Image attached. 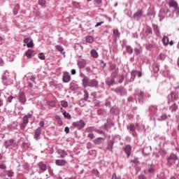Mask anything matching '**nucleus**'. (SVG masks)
<instances>
[{"instance_id": "nucleus-1", "label": "nucleus", "mask_w": 179, "mask_h": 179, "mask_svg": "<svg viewBox=\"0 0 179 179\" xmlns=\"http://www.w3.org/2000/svg\"><path fill=\"white\" fill-rule=\"evenodd\" d=\"M113 84L118 85V83H122L124 82V75L118 74V68H115V64H113Z\"/></svg>"}, {"instance_id": "nucleus-2", "label": "nucleus", "mask_w": 179, "mask_h": 179, "mask_svg": "<svg viewBox=\"0 0 179 179\" xmlns=\"http://www.w3.org/2000/svg\"><path fill=\"white\" fill-rule=\"evenodd\" d=\"M177 160H178V157L177 156V155L172 152L166 157L167 165L169 166V167H171L174 162Z\"/></svg>"}, {"instance_id": "nucleus-3", "label": "nucleus", "mask_w": 179, "mask_h": 179, "mask_svg": "<svg viewBox=\"0 0 179 179\" xmlns=\"http://www.w3.org/2000/svg\"><path fill=\"white\" fill-rule=\"evenodd\" d=\"M136 97H137L139 104H143L146 101V94L142 90L138 91Z\"/></svg>"}, {"instance_id": "nucleus-4", "label": "nucleus", "mask_w": 179, "mask_h": 179, "mask_svg": "<svg viewBox=\"0 0 179 179\" xmlns=\"http://www.w3.org/2000/svg\"><path fill=\"white\" fill-rule=\"evenodd\" d=\"M72 127H73L74 128H77L78 131H80V129H83V128L86 127V122H85V120H83V119H80V120L73 122L72 123Z\"/></svg>"}, {"instance_id": "nucleus-5", "label": "nucleus", "mask_w": 179, "mask_h": 179, "mask_svg": "<svg viewBox=\"0 0 179 179\" xmlns=\"http://www.w3.org/2000/svg\"><path fill=\"white\" fill-rule=\"evenodd\" d=\"M15 99L18 100L19 103L22 105L26 104L27 99L26 98V94L23 92H20L17 94L15 95Z\"/></svg>"}, {"instance_id": "nucleus-6", "label": "nucleus", "mask_w": 179, "mask_h": 179, "mask_svg": "<svg viewBox=\"0 0 179 179\" xmlns=\"http://www.w3.org/2000/svg\"><path fill=\"white\" fill-rule=\"evenodd\" d=\"M178 100V94L174 92H171L167 98L168 104H171V103H174V101H177Z\"/></svg>"}, {"instance_id": "nucleus-7", "label": "nucleus", "mask_w": 179, "mask_h": 179, "mask_svg": "<svg viewBox=\"0 0 179 179\" xmlns=\"http://www.w3.org/2000/svg\"><path fill=\"white\" fill-rule=\"evenodd\" d=\"M114 92L116 93V94H117V96H127V89H125L123 86H119L116 87Z\"/></svg>"}, {"instance_id": "nucleus-8", "label": "nucleus", "mask_w": 179, "mask_h": 179, "mask_svg": "<svg viewBox=\"0 0 179 179\" xmlns=\"http://www.w3.org/2000/svg\"><path fill=\"white\" fill-rule=\"evenodd\" d=\"M168 5L169 8H173L174 12L176 15H179V6L178 3L174 0H171L169 1Z\"/></svg>"}, {"instance_id": "nucleus-9", "label": "nucleus", "mask_w": 179, "mask_h": 179, "mask_svg": "<svg viewBox=\"0 0 179 179\" xmlns=\"http://www.w3.org/2000/svg\"><path fill=\"white\" fill-rule=\"evenodd\" d=\"M148 113L151 117H155L156 118L157 114L159 113V110H157V106L151 105L149 106Z\"/></svg>"}, {"instance_id": "nucleus-10", "label": "nucleus", "mask_w": 179, "mask_h": 179, "mask_svg": "<svg viewBox=\"0 0 179 179\" xmlns=\"http://www.w3.org/2000/svg\"><path fill=\"white\" fill-rule=\"evenodd\" d=\"M2 82L3 85L6 86H8V85H10L11 83H13L12 82V80L9 79V72L6 71L2 76Z\"/></svg>"}, {"instance_id": "nucleus-11", "label": "nucleus", "mask_w": 179, "mask_h": 179, "mask_svg": "<svg viewBox=\"0 0 179 179\" xmlns=\"http://www.w3.org/2000/svg\"><path fill=\"white\" fill-rule=\"evenodd\" d=\"M155 118L157 121H166V120H167V114L159 110Z\"/></svg>"}, {"instance_id": "nucleus-12", "label": "nucleus", "mask_w": 179, "mask_h": 179, "mask_svg": "<svg viewBox=\"0 0 179 179\" xmlns=\"http://www.w3.org/2000/svg\"><path fill=\"white\" fill-rule=\"evenodd\" d=\"M127 129L129 131V134H132L133 136H136V124L131 123L127 126Z\"/></svg>"}, {"instance_id": "nucleus-13", "label": "nucleus", "mask_w": 179, "mask_h": 179, "mask_svg": "<svg viewBox=\"0 0 179 179\" xmlns=\"http://www.w3.org/2000/svg\"><path fill=\"white\" fill-rule=\"evenodd\" d=\"M41 127H38L36 129L34 130V139L35 141H40V139H41Z\"/></svg>"}, {"instance_id": "nucleus-14", "label": "nucleus", "mask_w": 179, "mask_h": 179, "mask_svg": "<svg viewBox=\"0 0 179 179\" xmlns=\"http://www.w3.org/2000/svg\"><path fill=\"white\" fill-rule=\"evenodd\" d=\"M169 108L171 113H177L178 111V104L176 102H172L171 103H168Z\"/></svg>"}, {"instance_id": "nucleus-15", "label": "nucleus", "mask_w": 179, "mask_h": 179, "mask_svg": "<svg viewBox=\"0 0 179 179\" xmlns=\"http://www.w3.org/2000/svg\"><path fill=\"white\" fill-rule=\"evenodd\" d=\"M38 167L39 168V174L47 171V164L44 162H40L38 164Z\"/></svg>"}, {"instance_id": "nucleus-16", "label": "nucleus", "mask_w": 179, "mask_h": 179, "mask_svg": "<svg viewBox=\"0 0 179 179\" xmlns=\"http://www.w3.org/2000/svg\"><path fill=\"white\" fill-rule=\"evenodd\" d=\"M87 64V62L85 59H80L77 60V65L79 69H83L84 68H85Z\"/></svg>"}, {"instance_id": "nucleus-17", "label": "nucleus", "mask_w": 179, "mask_h": 179, "mask_svg": "<svg viewBox=\"0 0 179 179\" xmlns=\"http://www.w3.org/2000/svg\"><path fill=\"white\" fill-rule=\"evenodd\" d=\"M151 71L154 73H157L160 71V64L155 62L151 66Z\"/></svg>"}, {"instance_id": "nucleus-18", "label": "nucleus", "mask_w": 179, "mask_h": 179, "mask_svg": "<svg viewBox=\"0 0 179 179\" xmlns=\"http://www.w3.org/2000/svg\"><path fill=\"white\" fill-rule=\"evenodd\" d=\"M62 80L64 83H69L71 82V75L67 71H64L62 76Z\"/></svg>"}, {"instance_id": "nucleus-19", "label": "nucleus", "mask_w": 179, "mask_h": 179, "mask_svg": "<svg viewBox=\"0 0 179 179\" xmlns=\"http://www.w3.org/2000/svg\"><path fill=\"white\" fill-rule=\"evenodd\" d=\"M158 17L159 18V22H162L163 19L166 17V8H161L158 13Z\"/></svg>"}, {"instance_id": "nucleus-20", "label": "nucleus", "mask_w": 179, "mask_h": 179, "mask_svg": "<svg viewBox=\"0 0 179 179\" xmlns=\"http://www.w3.org/2000/svg\"><path fill=\"white\" fill-rule=\"evenodd\" d=\"M123 150L124 153H126L127 157H129L132 152V147L131 146V145H126L124 147H123Z\"/></svg>"}, {"instance_id": "nucleus-21", "label": "nucleus", "mask_w": 179, "mask_h": 179, "mask_svg": "<svg viewBox=\"0 0 179 179\" xmlns=\"http://www.w3.org/2000/svg\"><path fill=\"white\" fill-rule=\"evenodd\" d=\"M152 29L153 32L155 33L156 37H160V28L159 27V25L156 24H152Z\"/></svg>"}, {"instance_id": "nucleus-22", "label": "nucleus", "mask_w": 179, "mask_h": 179, "mask_svg": "<svg viewBox=\"0 0 179 179\" xmlns=\"http://www.w3.org/2000/svg\"><path fill=\"white\" fill-rule=\"evenodd\" d=\"M57 153L59 155V156H60L61 159H65V157L68 156V152H66L65 150H62L60 148L57 149Z\"/></svg>"}, {"instance_id": "nucleus-23", "label": "nucleus", "mask_w": 179, "mask_h": 179, "mask_svg": "<svg viewBox=\"0 0 179 179\" xmlns=\"http://www.w3.org/2000/svg\"><path fill=\"white\" fill-rule=\"evenodd\" d=\"M68 162L65 159H56L55 160V164L56 166H58L59 167H64L66 166Z\"/></svg>"}, {"instance_id": "nucleus-24", "label": "nucleus", "mask_w": 179, "mask_h": 179, "mask_svg": "<svg viewBox=\"0 0 179 179\" xmlns=\"http://www.w3.org/2000/svg\"><path fill=\"white\" fill-rule=\"evenodd\" d=\"M113 127V120L111 118H108L106 120V123L103 124V129H106V131H108L109 128H111Z\"/></svg>"}, {"instance_id": "nucleus-25", "label": "nucleus", "mask_w": 179, "mask_h": 179, "mask_svg": "<svg viewBox=\"0 0 179 179\" xmlns=\"http://www.w3.org/2000/svg\"><path fill=\"white\" fill-rule=\"evenodd\" d=\"M24 55L27 57V58L30 59L36 55V52L34 50L28 49L24 53Z\"/></svg>"}, {"instance_id": "nucleus-26", "label": "nucleus", "mask_w": 179, "mask_h": 179, "mask_svg": "<svg viewBox=\"0 0 179 179\" xmlns=\"http://www.w3.org/2000/svg\"><path fill=\"white\" fill-rule=\"evenodd\" d=\"M143 15V12H142V10H138L134 14L133 17L134 20H139L142 17Z\"/></svg>"}, {"instance_id": "nucleus-27", "label": "nucleus", "mask_w": 179, "mask_h": 179, "mask_svg": "<svg viewBox=\"0 0 179 179\" xmlns=\"http://www.w3.org/2000/svg\"><path fill=\"white\" fill-rule=\"evenodd\" d=\"M99 86V81L96 79H92L90 81V84L88 85V87H97Z\"/></svg>"}, {"instance_id": "nucleus-28", "label": "nucleus", "mask_w": 179, "mask_h": 179, "mask_svg": "<svg viewBox=\"0 0 179 179\" xmlns=\"http://www.w3.org/2000/svg\"><path fill=\"white\" fill-rule=\"evenodd\" d=\"M113 36H114L113 41H115V43L117 42V40L120 38V36H121V33H120L118 29H113Z\"/></svg>"}, {"instance_id": "nucleus-29", "label": "nucleus", "mask_w": 179, "mask_h": 179, "mask_svg": "<svg viewBox=\"0 0 179 179\" xmlns=\"http://www.w3.org/2000/svg\"><path fill=\"white\" fill-rule=\"evenodd\" d=\"M135 78H136V70H132L131 72V77L130 78H127V82H134Z\"/></svg>"}, {"instance_id": "nucleus-30", "label": "nucleus", "mask_w": 179, "mask_h": 179, "mask_svg": "<svg viewBox=\"0 0 179 179\" xmlns=\"http://www.w3.org/2000/svg\"><path fill=\"white\" fill-rule=\"evenodd\" d=\"M90 78L87 77L85 79L82 80V83L83 87H89V85L90 84Z\"/></svg>"}, {"instance_id": "nucleus-31", "label": "nucleus", "mask_w": 179, "mask_h": 179, "mask_svg": "<svg viewBox=\"0 0 179 179\" xmlns=\"http://www.w3.org/2000/svg\"><path fill=\"white\" fill-rule=\"evenodd\" d=\"M104 142V139L101 137H99L94 140V145H101Z\"/></svg>"}, {"instance_id": "nucleus-32", "label": "nucleus", "mask_w": 179, "mask_h": 179, "mask_svg": "<svg viewBox=\"0 0 179 179\" xmlns=\"http://www.w3.org/2000/svg\"><path fill=\"white\" fill-rule=\"evenodd\" d=\"M13 142H15V141L13 139H10V140L6 141L4 143V146H5L6 149H8V148H10V146H12V145H13Z\"/></svg>"}, {"instance_id": "nucleus-33", "label": "nucleus", "mask_w": 179, "mask_h": 179, "mask_svg": "<svg viewBox=\"0 0 179 179\" xmlns=\"http://www.w3.org/2000/svg\"><path fill=\"white\" fill-rule=\"evenodd\" d=\"M148 171L149 174H154L155 171H156V169H155V164H148Z\"/></svg>"}, {"instance_id": "nucleus-34", "label": "nucleus", "mask_w": 179, "mask_h": 179, "mask_svg": "<svg viewBox=\"0 0 179 179\" xmlns=\"http://www.w3.org/2000/svg\"><path fill=\"white\" fill-rule=\"evenodd\" d=\"M145 34L147 36H152V34H153V29H152V27L149 25H147L145 27Z\"/></svg>"}, {"instance_id": "nucleus-35", "label": "nucleus", "mask_w": 179, "mask_h": 179, "mask_svg": "<svg viewBox=\"0 0 179 179\" xmlns=\"http://www.w3.org/2000/svg\"><path fill=\"white\" fill-rule=\"evenodd\" d=\"M134 55H136V57H139V55L142 54V47L134 48Z\"/></svg>"}, {"instance_id": "nucleus-36", "label": "nucleus", "mask_w": 179, "mask_h": 179, "mask_svg": "<svg viewBox=\"0 0 179 179\" xmlns=\"http://www.w3.org/2000/svg\"><path fill=\"white\" fill-rule=\"evenodd\" d=\"M19 10H20V4L17 3L14 6L13 9V15H17V13H19Z\"/></svg>"}, {"instance_id": "nucleus-37", "label": "nucleus", "mask_w": 179, "mask_h": 179, "mask_svg": "<svg viewBox=\"0 0 179 179\" xmlns=\"http://www.w3.org/2000/svg\"><path fill=\"white\" fill-rule=\"evenodd\" d=\"M90 55L92 58H99V53L97 52L96 50L92 49L90 50Z\"/></svg>"}, {"instance_id": "nucleus-38", "label": "nucleus", "mask_w": 179, "mask_h": 179, "mask_svg": "<svg viewBox=\"0 0 179 179\" xmlns=\"http://www.w3.org/2000/svg\"><path fill=\"white\" fill-rule=\"evenodd\" d=\"M126 48V52H127V54H129V55H131V54L134 53V49L132 48V47L129 45H127L125 46Z\"/></svg>"}, {"instance_id": "nucleus-39", "label": "nucleus", "mask_w": 179, "mask_h": 179, "mask_svg": "<svg viewBox=\"0 0 179 179\" xmlns=\"http://www.w3.org/2000/svg\"><path fill=\"white\" fill-rule=\"evenodd\" d=\"M162 43L164 44V47H167L169 45V36H164L162 38Z\"/></svg>"}, {"instance_id": "nucleus-40", "label": "nucleus", "mask_w": 179, "mask_h": 179, "mask_svg": "<svg viewBox=\"0 0 179 179\" xmlns=\"http://www.w3.org/2000/svg\"><path fill=\"white\" fill-rule=\"evenodd\" d=\"M166 17H174V13L171 11L169 8L166 9Z\"/></svg>"}, {"instance_id": "nucleus-41", "label": "nucleus", "mask_w": 179, "mask_h": 179, "mask_svg": "<svg viewBox=\"0 0 179 179\" xmlns=\"http://www.w3.org/2000/svg\"><path fill=\"white\" fill-rule=\"evenodd\" d=\"M136 128L137 129V130L139 131V132H142V131H143V129H145V125L136 124Z\"/></svg>"}, {"instance_id": "nucleus-42", "label": "nucleus", "mask_w": 179, "mask_h": 179, "mask_svg": "<svg viewBox=\"0 0 179 179\" xmlns=\"http://www.w3.org/2000/svg\"><path fill=\"white\" fill-rule=\"evenodd\" d=\"M55 47H56V50H57V51L61 52V54H65V51H64V47L59 45H57Z\"/></svg>"}, {"instance_id": "nucleus-43", "label": "nucleus", "mask_w": 179, "mask_h": 179, "mask_svg": "<svg viewBox=\"0 0 179 179\" xmlns=\"http://www.w3.org/2000/svg\"><path fill=\"white\" fill-rule=\"evenodd\" d=\"M38 3L40 5V6H41V8H45L47 1L45 0H38Z\"/></svg>"}, {"instance_id": "nucleus-44", "label": "nucleus", "mask_w": 179, "mask_h": 179, "mask_svg": "<svg viewBox=\"0 0 179 179\" xmlns=\"http://www.w3.org/2000/svg\"><path fill=\"white\" fill-rule=\"evenodd\" d=\"M106 85H108V86H112L113 85V78H106Z\"/></svg>"}, {"instance_id": "nucleus-45", "label": "nucleus", "mask_w": 179, "mask_h": 179, "mask_svg": "<svg viewBox=\"0 0 179 179\" xmlns=\"http://www.w3.org/2000/svg\"><path fill=\"white\" fill-rule=\"evenodd\" d=\"M47 103L48 106H50V107H55V104H57L55 101L52 100L48 101Z\"/></svg>"}, {"instance_id": "nucleus-46", "label": "nucleus", "mask_w": 179, "mask_h": 179, "mask_svg": "<svg viewBox=\"0 0 179 179\" xmlns=\"http://www.w3.org/2000/svg\"><path fill=\"white\" fill-rule=\"evenodd\" d=\"M156 15V13H155V10L150 9L148 10L147 13V16H153L155 17V15Z\"/></svg>"}, {"instance_id": "nucleus-47", "label": "nucleus", "mask_w": 179, "mask_h": 179, "mask_svg": "<svg viewBox=\"0 0 179 179\" xmlns=\"http://www.w3.org/2000/svg\"><path fill=\"white\" fill-rule=\"evenodd\" d=\"M166 57H167L166 54L160 53L158 59H160V61H164V59H166Z\"/></svg>"}, {"instance_id": "nucleus-48", "label": "nucleus", "mask_w": 179, "mask_h": 179, "mask_svg": "<svg viewBox=\"0 0 179 179\" xmlns=\"http://www.w3.org/2000/svg\"><path fill=\"white\" fill-rule=\"evenodd\" d=\"M72 5L73 8H76V9H79V8H80V4L78 1H73Z\"/></svg>"}, {"instance_id": "nucleus-49", "label": "nucleus", "mask_w": 179, "mask_h": 179, "mask_svg": "<svg viewBox=\"0 0 179 179\" xmlns=\"http://www.w3.org/2000/svg\"><path fill=\"white\" fill-rule=\"evenodd\" d=\"M27 47L28 48H33V47H34V43L33 42L32 39H31L29 42L27 44Z\"/></svg>"}, {"instance_id": "nucleus-50", "label": "nucleus", "mask_w": 179, "mask_h": 179, "mask_svg": "<svg viewBox=\"0 0 179 179\" xmlns=\"http://www.w3.org/2000/svg\"><path fill=\"white\" fill-rule=\"evenodd\" d=\"M38 58H39V59H41V61H44V59H45V55H44V53L40 52L38 55Z\"/></svg>"}, {"instance_id": "nucleus-51", "label": "nucleus", "mask_w": 179, "mask_h": 179, "mask_svg": "<svg viewBox=\"0 0 179 179\" xmlns=\"http://www.w3.org/2000/svg\"><path fill=\"white\" fill-rule=\"evenodd\" d=\"M86 41H87V43H93V41H94L93 36H87Z\"/></svg>"}, {"instance_id": "nucleus-52", "label": "nucleus", "mask_w": 179, "mask_h": 179, "mask_svg": "<svg viewBox=\"0 0 179 179\" xmlns=\"http://www.w3.org/2000/svg\"><path fill=\"white\" fill-rule=\"evenodd\" d=\"M60 104L62 107H64V108H66V107H68V101H61Z\"/></svg>"}, {"instance_id": "nucleus-53", "label": "nucleus", "mask_w": 179, "mask_h": 179, "mask_svg": "<svg viewBox=\"0 0 179 179\" xmlns=\"http://www.w3.org/2000/svg\"><path fill=\"white\" fill-rule=\"evenodd\" d=\"M22 123L24 124V125H27V124H29V118L27 117V116L23 117Z\"/></svg>"}, {"instance_id": "nucleus-54", "label": "nucleus", "mask_w": 179, "mask_h": 179, "mask_svg": "<svg viewBox=\"0 0 179 179\" xmlns=\"http://www.w3.org/2000/svg\"><path fill=\"white\" fill-rule=\"evenodd\" d=\"M95 128L93 126H91V127H87L85 131L86 132H93V131H95Z\"/></svg>"}, {"instance_id": "nucleus-55", "label": "nucleus", "mask_w": 179, "mask_h": 179, "mask_svg": "<svg viewBox=\"0 0 179 179\" xmlns=\"http://www.w3.org/2000/svg\"><path fill=\"white\" fill-rule=\"evenodd\" d=\"M63 115L64 118H67V120H71V114H69V113H67L66 111L64 112Z\"/></svg>"}, {"instance_id": "nucleus-56", "label": "nucleus", "mask_w": 179, "mask_h": 179, "mask_svg": "<svg viewBox=\"0 0 179 179\" xmlns=\"http://www.w3.org/2000/svg\"><path fill=\"white\" fill-rule=\"evenodd\" d=\"M48 171L51 177H54V170L51 169V166L48 167Z\"/></svg>"}, {"instance_id": "nucleus-57", "label": "nucleus", "mask_w": 179, "mask_h": 179, "mask_svg": "<svg viewBox=\"0 0 179 179\" xmlns=\"http://www.w3.org/2000/svg\"><path fill=\"white\" fill-rule=\"evenodd\" d=\"M92 173L96 177H99L100 176V172H99V171H97V169H93Z\"/></svg>"}, {"instance_id": "nucleus-58", "label": "nucleus", "mask_w": 179, "mask_h": 179, "mask_svg": "<svg viewBox=\"0 0 179 179\" xmlns=\"http://www.w3.org/2000/svg\"><path fill=\"white\" fill-rule=\"evenodd\" d=\"M84 93H85V94H84V99L83 100L85 101H87V99H89V92L87 90H85Z\"/></svg>"}, {"instance_id": "nucleus-59", "label": "nucleus", "mask_w": 179, "mask_h": 179, "mask_svg": "<svg viewBox=\"0 0 179 179\" xmlns=\"http://www.w3.org/2000/svg\"><path fill=\"white\" fill-rule=\"evenodd\" d=\"M108 150L113 152V141H110L107 146Z\"/></svg>"}, {"instance_id": "nucleus-60", "label": "nucleus", "mask_w": 179, "mask_h": 179, "mask_svg": "<svg viewBox=\"0 0 179 179\" xmlns=\"http://www.w3.org/2000/svg\"><path fill=\"white\" fill-rule=\"evenodd\" d=\"M78 104L80 107H85V106H86V103H85V101H83V99L80 100Z\"/></svg>"}, {"instance_id": "nucleus-61", "label": "nucleus", "mask_w": 179, "mask_h": 179, "mask_svg": "<svg viewBox=\"0 0 179 179\" xmlns=\"http://www.w3.org/2000/svg\"><path fill=\"white\" fill-rule=\"evenodd\" d=\"M17 178H18V179H27L26 176H24L23 173H19L17 175Z\"/></svg>"}, {"instance_id": "nucleus-62", "label": "nucleus", "mask_w": 179, "mask_h": 179, "mask_svg": "<svg viewBox=\"0 0 179 179\" xmlns=\"http://www.w3.org/2000/svg\"><path fill=\"white\" fill-rule=\"evenodd\" d=\"M15 173L13 171H7V176L8 177L12 178L13 177Z\"/></svg>"}, {"instance_id": "nucleus-63", "label": "nucleus", "mask_w": 179, "mask_h": 179, "mask_svg": "<svg viewBox=\"0 0 179 179\" xmlns=\"http://www.w3.org/2000/svg\"><path fill=\"white\" fill-rule=\"evenodd\" d=\"M155 47V45L153 43H148L146 45L147 50H152Z\"/></svg>"}, {"instance_id": "nucleus-64", "label": "nucleus", "mask_w": 179, "mask_h": 179, "mask_svg": "<svg viewBox=\"0 0 179 179\" xmlns=\"http://www.w3.org/2000/svg\"><path fill=\"white\" fill-rule=\"evenodd\" d=\"M157 179H167L166 178V175L164 174V173H162L159 174V176L158 177Z\"/></svg>"}]
</instances>
